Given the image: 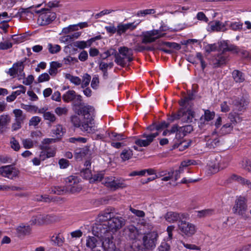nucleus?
I'll return each instance as SVG.
<instances>
[{
  "instance_id": "obj_1",
  "label": "nucleus",
  "mask_w": 251,
  "mask_h": 251,
  "mask_svg": "<svg viewBox=\"0 0 251 251\" xmlns=\"http://www.w3.org/2000/svg\"><path fill=\"white\" fill-rule=\"evenodd\" d=\"M86 246L90 251H116L115 244L108 237L105 240H99L96 237L88 236Z\"/></svg>"
},
{
  "instance_id": "obj_2",
  "label": "nucleus",
  "mask_w": 251,
  "mask_h": 251,
  "mask_svg": "<svg viewBox=\"0 0 251 251\" xmlns=\"http://www.w3.org/2000/svg\"><path fill=\"white\" fill-rule=\"evenodd\" d=\"M75 112L79 115L83 117V120L86 123H83V129L87 130V132L90 133L92 131V122L94 120L93 117L94 114V108L90 105H83L75 110Z\"/></svg>"
},
{
  "instance_id": "obj_3",
  "label": "nucleus",
  "mask_w": 251,
  "mask_h": 251,
  "mask_svg": "<svg viewBox=\"0 0 251 251\" xmlns=\"http://www.w3.org/2000/svg\"><path fill=\"white\" fill-rule=\"evenodd\" d=\"M195 112L190 108H182L176 113H172L168 120L173 122L180 119L183 123H191L195 117Z\"/></svg>"
},
{
  "instance_id": "obj_4",
  "label": "nucleus",
  "mask_w": 251,
  "mask_h": 251,
  "mask_svg": "<svg viewBox=\"0 0 251 251\" xmlns=\"http://www.w3.org/2000/svg\"><path fill=\"white\" fill-rule=\"evenodd\" d=\"M92 230L94 236L101 240H105L108 237L110 241H113V237L109 232L107 225L95 223L92 226Z\"/></svg>"
},
{
  "instance_id": "obj_5",
  "label": "nucleus",
  "mask_w": 251,
  "mask_h": 251,
  "mask_svg": "<svg viewBox=\"0 0 251 251\" xmlns=\"http://www.w3.org/2000/svg\"><path fill=\"white\" fill-rule=\"evenodd\" d=\"M36 13H40L38 19V22L41 25L50 24L56 18V14L51 12L50 9L42 8L41 10L35 11Z\"/></svg>"
},
{
  "instance_id": "obj_6",
  "label": "nucleus",
  "mask_w": 251,
  "mask_h": 251,
  "mask_svg": "<svg viewBox=\"0 0 251 251\" xmlns=\"http://www.w3.org/2000/svg\"><path fill=\"white\" fill-rule=\"evenodd\" d=\"M247 207V200L245 197L240 196L235 200L232 211L234 214L246 217Z\"/></svg>"
},
{
  "instance_id": "obj_7",
  "label": "nucleus",
  "mask_w": 251,
  "mask_h": 251,
  "mask_svg": "<svg viewBox=\"0 0 251 251\" xmlns=\"http://www.w3.org/2000/svg\"><path fill=\"white\" fill-rule=\"evenodd\" d=\"M126 220L122 217L116 216L115 214L108 222L107 226L109 231L116 232L121 229L126 224Z\"/></svg>"
},
{
  "instance_id": "obj_8",
  "label": "nucleus",
  "mask_w": 251,
  "mask_h": 251,
  "mask_svg": "<svg viewBox=\"0 0 251 251\" xmlns=\"http://www.w3.org/2000/svg\"><path fill=\"white\" fill-rule=\"evenodd\" d=\"M119 55L122 58V64L119 65L124 67L127 62H130L133 60L132 50L126 47H121L119 48Z\"/></svg>"
},
{
  "instance_id": "obj_9",
  "label": "nucleus",
  "mask_w": 251,
  "mask_h": 251,
  "mask_svg": "<svg viewBox=\"0 0 251 251\" xmlns=\"http://www.w3.org/2000/svg\"><path fill=\"white\" fill-rule=\"evenodd\" d=\"M158 237L157 233L155 231L145 234L143 237V245L147 249L154 248L156 246L157 238Z\"/></svg>"
},
{
  "instance_id": "obj_10",
  "label": "nucleus",
  "mask_w": 251,
  "mask_h": 251,
  "mask_svg": "<svg viewBox=\"0 0 251 251\" xmlns=\"http://www.w3.org/2000/svg\"><path fill=\"white\" fill-rule=\"evenodd\" d=\"M185 220H183L178 223V228L182 233L190 237L195 233L196 228L193 224L187 222Z\"/></svg>"
},
{
  "instance_id": "obj_11",
  "label": "nucleus",
  "mask_w": 251,
  "mask_h": 251,
  "mask_svg": "<svg viewBox=\"0 0 251 251\" xmlns=\"http://www.w3.org/2000/svg\"><path fill=\"white\" fill-rule=\"evenodd\" d=\"M188 217V214L186 213H177L174 211L168 212L164 215L165 220L171 223L176 222L180 223L183 220H186Z\"/></svg>"
},
{
  "instance_id": "obj_12",
  "label": "nucleus",
  "mask_w": 251,
  "mask_h": 251,
  "mask_svg": "<svg viewBox=\"0 0 251 251\" xmlns=\"http://www.w3.org/2000/svg\"><path fill=\"white\" fill-rule=\"evenodd\" d=\"M19 171L15 167L11 165L2 166L0 168V175L3 177L13 179L14 177H18Z\"/></svg>"
},
{
  "instance_id": "obj_13",
  "label": "nucleus",
  "mask_w": 251,
  "mask_h": 251,
  "mask_svg": "<svg viewBox=\"0 0 251 251\" xmlns=\"http://www.w3.org/2000/svg\"><path fill=\"white\" fill-rule=\"evenodd\" d=\"M114 209L109 207L105 209L100 212L96 219V222L98 223H102L110 220L112 217L114 216Z\"/></svg>"
},
{
  "instance_id": "obj_14",
  "label": "nucleus",
  "mask_w": 251,
  "mask_h": 251,
  "mask_svg": "<svg viewBox=\"0 0 251 251\" xmlns=\"http://www.w3.org/2000/svg\"><path fill=\"white\" fill-rule=\"evenodd\" d=\"M162 46H165L170 49H174L176 50H179L181 48V46L179 44L174 43V42H162L159 44V47L157 48L158 50H162L167 53H171L172 51L171 50H168L162 48Z\"/></svg>"
},
{
  "instance_id": "obj_15",
  "label": "nucleus",
  "mask_w": 251,
  "mask_h": 251,
  "mask_svg": "<svg viewBox=\"0 0 251 251\" xmlns=\"http://www.w3.org/2000/svg\"><path fill=\"white\" fill-rule=\"evenodd\" d=\"M135 23V22L126 24H119L117 26V34L121 35L122 34L125 33L127 30L131 31L134 30L138 25V23Z\"/></svg>"
},
{
  "instance_id": "obj_16",
  "label": "nucleus",
  "mask_w": 251,
  "mask_h": 251,
  "mask_svg": "<svg viewBox=\"0 0 251 251\" xmlns=\"http://www.w3.org/2000/svg\"><path fill=\"white\" fill-rule=\"evenodd\" d=\"M210 29L209 31H225L227 30L225 27V25L223 24L222 22L219 21H214L209 23Z\"/></svg>"
},
{
  "instance_id": "obj_17",
  "label": "nucleus",
  "mask_w": 251,
  "mask_h": 251,
  "mask_svg": "<svg viewBox=\"0 0 251 251\" xmlns=\"http://www.w3.org/2000/svg\"><path fill=\"white\" fill-rule=\"evenodd\" d=\"M235 109L238 111H244L248 104V102L244 98H238L233 101Z\"/></svg>"
},
{
  "instance_id": "obj_18",
  "label": "nucleus",
  "mask_w": 251,
  "mask_h": 251,
  "mask_svg": "<svg viewBox=\"0 0 251 251\" xmlns=\"http://www.w3.org/2000/svg\"><path fill=\"white\" fill-rule=\"evenodd\" d=\"M225 52L218 54L213 60V63L215 67H219L226 63L227 56L225 54Z\"/></svg>"
},
{
  "instance_id": "obj_19",
  "label": "nucleus",
  "mask_w": 251,
  "mask_h": 251,
  "mask_svg": "<svg viewBox=\"0 0 251 251\" xmlns=\"http://www.w3.org/2000/svg\"><path fill=\"white\" fill-rule=\"evenodd\" d=\"M31 229L29 226H25L22 225L19 226L16 228V234L18 237L23 238L26 235H29L31 233Z\"/></svg>"
},
{
  "instance_id": "obj_20",
  "label": "nucleus",
  "mask_w": 251,
  "mask_h": 251,
  "mask_svg": "<svg viewBox=\"0 0 251 251\" xmlns=\"http://www.w3.org/2000/svg\"><path fill=\"white\" fill-rule=\"evenodd\" d=\"M112 182L111 183L110 188L112 190H116L120 188H123L126 186L124 183V180L114 177Z\"/></svg>"
},
{
  "instance_id": "obj_21",
  "label": "nucleus",
  "mask_w": 251,
  "mask_h": 251,
  "mask_svg": "<svg viewBox=\"0 0 251 251\" xmlns=\"http://www.w3.org/2000/svg\"><path fill=\"white\" fill-rule=\"evenodd\" d=\"M90 152L89 147H84L82 148L77 149L75 150V157L77 159H82Z\"/></svg>"
},
{
  "instance_id": "obj_22",
  "label": "nucleus",
  "mask_w": 251,
  "mask_h": 251,
  "mask_svg": "<svg viewBox=\"0 0 251 251\" xmlns=\"http://www.w3.org/2000/svg\"><path fill=\"white\" fill-rule=\"evenodd\" d=\"M71 122L72 124L74 125V126L75 127H79L82 131H86V130L83 129L82 128H83V126H82L83 125V123H86L85 121L83 120L81 121L80 120V118L79 117H78L76 115H73L70 118Z\"/></svg>"
},
{
  "instance_id": "obj_23",
  "label": "nucleus",
  "mask_w": 251,
  "mask_h": 251,
  "mask_svg": "<svg viewBox=\"0 0 251 251\" xmlns=\"http://www.w3.org/2000/svg\"><path fill=\"white\" fill-rule=\"evenodd\" d=\"M10 118L7 115L0 116V133H2L4 131L5 127L10 123Z\"/></svg>"
},
{
  "instance_id": "obj_24",
  "label": "nucleus",
  "mask_w": 251,
  "mask_h": 251,
  "mask_svg": "<svg viewBox=\"0 0 251 251\" xmlns=\"http://www.w3.org/2000/svg\"><path fill=\"white\" fill-rule=\"evenodd\" d=\"M230 178L237 181L243 185H247L249 188L251 189V182L250 180L235 174L231 175Z\"/></svg>"
},
{
  "instance_id": "obj_25",
  "label": "nucleus",
  "mask_w": 251,
  "mask_h": 251,
  "mask_svg": "<svg viewBox=\"0 0 251 251\" xmlns=\"http://www.w3.org/2000/svg\"><path fill=\"white\" fill-rule=\"evenodd\" d=\"M142 137L146 138V139H137L135 141V144L139 147H147L151 143V139L148 137V134L144 133Z\"/></svg>"
},
{
  "instance_id": "obj_26",
  "label": "nucleus",
  "mask_w": 251,
  "mask_h": 251,
  "mask_svg": "<svg viewBox=\"0 0 251 251\" xmlns=\"http://www.w3.org/2000/svg\"><path fill=\"white\" fill-rule=\"evenodd\" d=\"M31 225H41L45 223V216L41 214H37L33 216L30 221Z\"/></svg>"
},
{
  "instance_id": "obj_27",
  "label": "nucleus",
  "mask_w": 251,
  "mask_h": 251,
  "mask_svg": "<svg viewBox=\"0 0 251 251\" xmlns=\"http://www.w3.org/2000/svg\"><path fill=\"white\" fill-rule=\"evenodd\" d=\"M164 34H165L163 33L161 35H158L154 37L151 36V35H150L146 32V33L143 35V38L142 39V43L148 44L154 42L157 39L163 37L164 36Z\"/></svg>"
},
{
  "instance_id": "obj_28",
  "label": "nucleus",
  "mask_w": 251,
  "mask_h": 251,
  "mask_svg": "<svg viewBox=\"0 0 251 251\" xmlns=\"http://www.w3.org/2000/svg\"><path fill=\"white\" fill-rule=\"evenodd\" d=\"M191 143V141L188 142L183 141L178 143H176L173 146V149L178 148L180 151H182L190 146Z\"/></svg>"
},
{
  "instance_id": "obj_29",
  "label": "nucleus",
  "mask_w": 251,
  "mask_h": 251,
  "mask_svg": "<svg viewBox=\"0 0 251 251\" xmlns=\"http://www.w3.org/2000/svg\"><path fill=\"white\" fill-rule=\"evenodd\" d=\"M195 98L194 94L192 92L189 91L188 92L187 96H185L183 99H182L179 101V104L181 106H184L186 104H189V101L194 100Z\"/></svg>"
},
{
  "instance_id": "obj_30",
  "label": "nucleus",
  "mask_w": 251,
  "mask_h": 251,
  "mask_svg": "<svg viewBox=\"0 0 251 251\" xmlns=\"http://www.w3.org/2000/svg\"><path fill=\"white\" fill-rule=\"evenodd\" d=\"M76 97V93L74 90H69L63 95L62 99L65 102L73 101Z\"/></svg>"
},
{
  "instance_id": "obj_31",
  "label": "nucleus",
  "mask_w": 251,
  "mask_h": 251,
  "mask_svg": "<svg viewBox=\"0 0 251 251\" xmlns=\"http://www.w3.org/2000/svg\"><path fill=\"white\" fill-rule=\"evenodd\" d=\"M228 118L230 120V123L234 125L241 122L242 120L239 115L236 112H231L229 113Z\"/></svg>"
},
{
  "instance_id": "obj_32",
  "label": "nucleus",
  "mask_w": 251,
  "mask_h": 251,
  "mask_svg": "<svg viewBox=\"0 0 251 251\" xmlns=\"http://www.w3.org/2000/svg\"><path fill=\"white\" fill-rule=\"evenodd\" d=\"M215 117V112L213 111H210L209 110H204V114L202 115L200 121H201V124H202V121H210L214 119Z\"/></svg>"
},
{
  "instance_id": "obj_33",
  "label": "nucleus",
  "mask_w": 251,
  "mask_h": 251,
  "mask_svg": "<svg viewBox=\"0 0 251 251\" xmlns=\"http://www.w3.org/2000/svg\"><path fill=\"white\" fill-rule=\"evenodd\" d=\"M193 130V127L191 125L180 127L179 132L180 133L181 138H183L188 133H191Z\"/></svg>"
},
{
  "instance_id": "obj_34",
  "label": "nucleus",
  "mask_w": 251,
  "mask_h": 251,
  "mask_svg": "<svg viewBox=\"0 0 251 251\" xmlns=\"http://www.w3.org/2000/svg\"><path fill=\"white\" fill-rule=\"evenodd\" d=\"M232 75L233 78L236 82H242L245 80L243 73L239 70H234Z\"/></svg>"
},
{
  "instance_id": "obj_35",
  "label": "nucleus",
  "mask_w": 251,
  "mask_h": 251,
  "mask_svg": "<svg viewBox=\"0 0 251 251\" xmlns=\"http://www.w3.org/2000/svg\"><path fill=\"white\" fill-rule=\"evenodd\" d=\"M133 155L132 151L130 149H124L120 154V157L123 161L130 159Z\"/></svg>"
},
{
  "instance_id": "obj_36",
  "label": "nucleus",
  "mask_w": 251,
  "mask_h": 251,
  "mask_svg": "<svg viewBox=\"0 0 251 251\" xmlns=\"http://www.w3.org/2000/svg\"><path fill=\"white\" fill-rule=\"evenodd\" d=\"M51 241L54 245L61 246L64 242V238L60 233H59L56 236H53L51 238Z\"/></svg>"
},
{
  "instance_id": "obj_37",
  "label": "nucleus",
  "mask_w": 251,
  "mask_h": 251,
  "mask_svg": "<svg viewBox=\"0 0 251 251\" xmlns=\"http://www.w3.org/2000/svg\"><path fill=\"white\" fill-rule=\"evenodd\" d=\"M62 66L61 64L57 62H52L50 64L49 73L51 75H55L57 73V69Z\"/></svg>"
},
{
  "instance_id": "obj_38",
  "label": "nucleus",
  "mask_w": 251,
  "mask_h": 251,
  "mask_svg": "<svg viewBox=\"0 0 251 251\" xmlns=\"http://www.w3.org/2000/svg\"><path fill=\"white\" fill-rule=\"evenodd\" d=\"M126 232L128 237L131 239H135L137 235L138 230L134 226H129L126 229Z\"/></svg>"
},
{
  "instance_id": "obj_39",
  "label": "nucleus",
  "mask_w": 251,
  "mask_h": 251,
  "mask_svg": "<svg viewBox=\"0 0 251 251\" xmlns=\"http://www.w3.org/2000/svg\"><path fill=\"white\" fill-rule=\"evenodd\" d=\"M65 132V129L61 125H57L56 126V128L53 131V133L55 134L57 136V138L60 140L61 137Z\"/></svg>"
},
{
  "instance_id": "obj_40",
  "label": "nucleus",
  "mask_w": 251,
  "mask_h": 251,
  "mask_svg": "<svg viewBox=\"0 0 251 251\" xmlns=\"http://www.w3.org/2000/svg\"><path fill=\"white\" fill-rule=\"evenodd\" d=\"M155 49L153 47L144 46L137 44L133 49V50L136 52H143L145 50L153 51Z\"/></svg>"
},
{
  "instance_id": "obj_41",
  "label": "nucleus",
  "mask_w": 251,
  "mask_h": 251,
  "mask_svg": "<svg viewBox=\"0 0 251 251\" xmlns=\"http://www.w3.org/2000/svg\"><path fill=\"white\" fill-rule=\"evenodd\" d=\"M220 145V141L219 138H215L214 139H209L206 143V146L209 149H214Z\"/></svg>"
},
{
  "instance_id": "obj_42",
  "label": "nucleus",
  "mask_w": 251,
  "mask_h": 251,
  "mask_svg": "<svg viewBox=\"0 0 251 251\" xmlns=\"http://www.w3.org/2000/svg\"><path fill=\"white\" fill-rule=\"evenodd\" d=\"M65 78L70 80L72 83L76 85L80 84L81 82V80L79 77L73 76L70 74H66L65 75Z\"/></svg>"
},
{
  "instance_id": "obj_43",
  "label": "nucleus",
  "mask_w": 251,
  "mask_h": 251,
  "mask_svg": "<svg viewBox=\"0 0 251 251\" xmlns=\"http://www.w3.org/2000/svg\"><path fill=\"white\" fill-rule=\"evenodd\" d=\"M45 223H51L59 222L61 220L59 216L55 215H47L45 216Z\"/></svg>"
},
{
  "instance_id": "obj_44",
  "label": "nucleus",
  "mask_w": 251,
  "mask_h": 251,
  "mask_svg": "<svg viewBox=\"0 0 251 251\" xmlns=\"http://www.w3.org/2000/svg\"><path fill=\"white\" fill-rule=\"evenodd\" d=\"M74 110H75L76 109L85 105L84 103L82 102V97L80 95H76L75 99L74 100Z\"/></svg>"
},
{
  "instance_id": "obj_45",
  "label": "nucleus",
  "mask_w": 251,
  "mask_h": 251,
  "mask_svg": "<svg viewBox=\"0 0 251 251\" xmlns=\"http://www.w3.org/2000/svg\"><path fill=\"white\" fill-rule=\"evenodd\" d=\"M26 58H25V60L23 61L18 62L16 63H18V66H17L16 69V73L17 74L19 73V75H20L21 76H25V73H23L24 69V63L25 61Z\"/></svg>"
},
{
  "instance_id": "obj_46",
  "label": "nucleus",
  "mask_w": 251,
  "mask_h": 251,
  "mask_svg": "<svg viewBox=\"0 0 251 251\" xmlns=\"http://www.w3.org/2000/svg\"><path fill=\"white\" fill-rule=\"evenodd\" d=\"M233 126L231 123H228L223 126L221 128L222 134H226L230 133L232 130Z\"/></svg>"
},
{
  "instance_id": "obj_47",
  "label": "nucleus",
  "mask_w": 251,
  "mask_h": 251,
  "mask_svg": "<svg viewBox=\"0 0 251 251\" xmlns=\"http://www.w3.org/2000/svg\"><path fill=\"white\" fill-rule=\"evenodd\" d=\"M109 55H113L114 56L115 59V62L117 64H122V58L120 57V55H119V53L117 52L116 50L115 49H110L109 50Z\"/></svg>"
},
{
  "instance_id": "obj_48",
  "label": "nucleus",
  "mask_w": 251,
  "mask_h": 251,
  "mask_svg": "<svg viewBox=\"0 0 251 251\" xmlns=\"http://www.w3.org/2000/svg\"><path fill=\"white\" fill-rule=\"evenodd\" d=\"M91 76L87 73L85 74L82 77V80L81 83V87L84 88L88 86L89 84Z\"/></svg>"
},
{
  "instance_id": "obj_49",
  "label": "nucleus",
  "mask_w": 251,
  "mask_h": 251,
  "mask_svg": "<svg viewBox=\"0 0 251 251\" xmlns=\"http://www.w3.org/2000/svg\"><path fill=\"white\" fill-rule=\"evenodd\" d=\"M48 49L50 53L51 54H55L60 51L61 47L58 45H53L50 43L48 44Z\"/></svg>"
},
{
  "instance_id": "obj_50",
  "label": "nucleus",
  "mask_w": 251,
  "mask_h": 251,
  "mask_svg": "<svg viewBox=\"0 0 251 251\" xmlns=\"http://www.w3.org/2000/svg\"><path fill=\"white\" fill-rule=\"evenodd\" d=\"M13 113L16 117V121L23 122L25 118V116L23 114V111L21 109L14 110Z\"/></svg>"
},
{
  "instance_id": "obj_51",
  "label": "nucleus",
  "mask_w": 251,
  "mask_h": 251,
  "mask_svg": "<svg viewBox=\"0 0 251 251\" xmlns=\"http://www.w3.org/2000/svg\"><path fill=\"white\" fill-rule=\"evenodd\" d=\"M243 25V23L241 22H232L229 25V26L234 31H240L242 29Z\"/></svg>"
},
{
  "instance_id": "obj_52",
  "label": "nucleus",
  "mask_w": 251,
  "mask_h": 251,
  "mask_svg": "<svg viewBox=\"0 0 251 251\" xmlns=\"http://www.w3.org/2000/svg\"><path fill=\"white\" fill-rule=\"evenodd\" d=\"M103 177V175L101 173H97L92 176L90 179V182L91 183H94L97 181H101Z\"/></svg>"
},
{
  "instance_id": "obj_53",
  "label": "nucleus",
  "mask_w": 251,
  "mask_h": 251,
  "mask_svg": "<svg viewBox=\"0 0 251 251\" xmlns=\"http://www.w3.org/2000/svg\"><path fill=\"white\" fill-rule=\"evenodd\" d=\"M43 117L45 120L49 121L51 123H53L56 119L55 115L50 112L45 113Z\"/></svg>"
},
{
  "instance_id": "obj_54",
  "label": "nucleus",
  "mask_w": 251,
  "mask_h": 251,
  "mask_svg": "<svg viewBox=\"0 0 251 251\" xmlns=\"http://www.w3.org/2000/svg\"><path fill=\"white\" fill-rule=\"evenodd\" d=\"M180 127L177 125H174L170 130H169L170 133H176V139L181 138L180 133L179 132Z\"/></svg>"
},
{
  "instance_id": "obj_55",
  "label": "nucleus",
  "mask_w": 251,
  "mask_h": 251,
  "mask_svg": "<svg viewBox=\"0 0 251 251\" xmlns=\"http://www.w3.org/2000/svg\"><path fill=\"white\" fill-rule=\"evenodd\" d=\"M242 166L243 169L251 173V161L247 158L244 159L242 161Z\"/></svg>"
},
{
  "instance_id": "obj_56",
  "label": "nucleus",
  "mask_w": 251,
  "mask_h": 251,
  "mask_svg": "<svg viewBox=\"0 0 251 251\" xmlns=\"http://www.w3.org/2000/svg\"><path fill=\"white\" fill-rule=\"evenodd\" d=\"M111 138L113 140L120 141L126 139V136L122 133H117L114 132L111 133Z\"/></svg>"
},
{
  "instance_id": "obj_57",
  "label": "nucleus",
  "mask_w": 251,
  "mask_h": 251,
  "mask_svg": "<svg viewBox=\"0 0 251 251\" xmlns=\"http://www.w3.org/2000/svg\"><path fill=\"white\" fill-rule=\"evenodd\" d=\"M213 210L211 209H204L198 211V216L201 218L211 215L213 214Z\"/></svg>"
},
{
  "instance_id": "obj_58",
  "label": "nucleus",
  "mask_w": 251,
  "mask_h": 251,
  "mask_svg": "<svg viewBox=\"0 0 251 251\" xmlns=\"http://www.w3.org/2000/svg\"><path fill=\"white\" fill-rule=\"evenodd\" d=\"M225 48L223 49V51L226 52L227 51H233L235 53L238 52V48L237 46L234 45H228L227 43L225 45Z\"/></svg>"
},
{
  "instance_id": "obj_59",
  "label": "nucleus",
  "mask_w": 251,
  "mask_h": 251,
  "mask_svg": "<svg viewBox=\"0 0 251 251\" xmlns=\"http://www.w3.org/2000/svg\"><path fill=\"white\" fill-rule=\"evenodd\" d=\"M145 249L142 246L139 245V243L136 242L133 243L129 250L126 251H144Z\"/></svg>"
},
{
  "instance_id": "obj_60",
  "label": "nucleus",
  "mask_w": 251,
  "mask_h": 251,
  "mask_svg": "<svg viewBox=\"0 0 251 251\" xmlns=\"http://www.w3.org/2000/svg\"><path fill=\"white\" fill-rule=\"evenodd\" d=\"M205 52L208 54L211 52L215 51L217 50V46L215 44H208L204 47Z\"/></svg>"
},
{
  "instance_id": "obj_61",
  "label": "nucleus",
  "mask_w": 251,
  "mask_h": 251,
  "mask_svg": "<svg viewBox=\"0 0 251 251\" xmlns=\"http://www.w3.org/2000/svg\"><path fill=\"white\" fill-rule=\"evenodd\" d=\"M81 176L85 179H90L92 176L91 171L89 168L83 169L81 171Z\"/></svg>"
},
{
  "instance_id": "obj_62",
  "label": "nucleus",
  "mask_w": 251,
  "mask_h": 251,
  "mask_svg": "<svg viewBox=\"0 0 251 251\" xmlns=\"http://www.w3.org/2000/svg\"><path fill=\"white\" fill-rule=\"evenodd\" d=\"M12 43L8 41H6L4 42L0 43V50H5L10 49L12 47Z\"/></svg>"
},
{
  "instance_id": "obj_63",
  "label": "nucleus",
  "mask_w": 251,
  "mask_h": 251,
  "mask_svg": "<svg viewBox=\"0 0 251 251\" xmlns=\"http://www.w3.org/2000/svg\"><path fill=\"white\" fill-rule=\"evenodd\" d=\"M68 110L66 107H58L55 108V112L58 116L62 115H67Z\"/></svg>"
},
{
  "instance_id": "obj_64",
  "label": "nucleus",
  "mask_w": 251,
  "mask_h": 251,
  "mask_svg": "<svg viewBox=\"0 0 251 251\" xmlns=\"http://www.w3.org/2000/svg\"><path fill=\"white\" fill-rule=\"evenodd\" d=\"M170 250V245L165 242L161 243V244L158 247L159 251H169Z\"/></svg>"
}]
</instances>
